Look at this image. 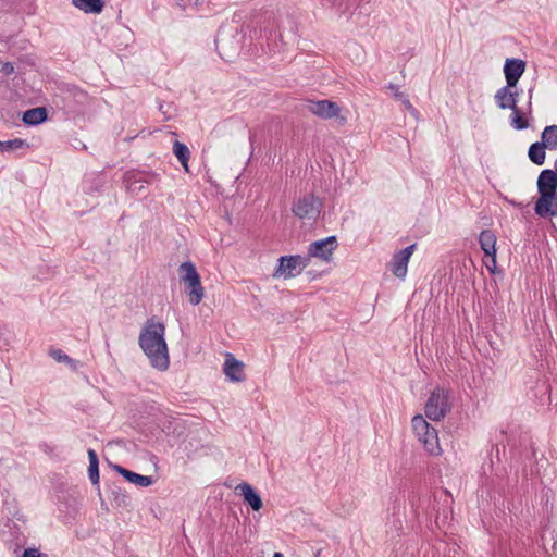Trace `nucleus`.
I'll return each mask as SVG.
<instances>
[{"label":"nucleus","mask_w":557,"mask_h":557,"mask_svg":"<svg viewBox=\"0 0 557 557\" xmlns=\"http://www.w3.org/2000/svg\"><path fill=\"white\" fill-rule=\"evenodd\" d=\"M138 345L153 368L161 371L169 368L164 323L157 321L154 317L148 319L139 333Z\"/></svg>","instance_id":"obj_1"},{"label":"nucleus","mask_w":557,"mask_h":557,"mask_svg":"<svg viewBox=\"0 0 557 557\" xmlns=\"http://www.w3.org/2000/svg\"><path fill=\"white\" fill-rule=\"evenodd\" d=\"M178 273L189 302L193 306L199 305L203 299L205 289L195 264L191 261L183 262L178 268Z\"/></svg>","instance_id":"obj_2"},{"label":"nucleus","mask_w":557,"mask_h":557,"mask_svg":"<svg viewBox=\"0 0 557 557\" xmlns=\"http://www.w3.org/2000/svg\"><path fill=\"white\" fill-rule=\"evenodd\" d=\"M412 429L428 453L434 456L441 454L442 449L440 447L437 430L423 416L417 414L412 418Z\"/></svg>","instance_id":"obj_3"},{"label":"nucleus","mask_w":557,"mask_h":557,"mask_svg":"<svg viewBox=\"0 0 557 557\" xmlns=\"http://www.w3.org/2000/svg\"><path fill=\"white\" fill-rule=\"evenodd\" d=\"M449 411V393L444 388H435L425 404V416L432 421H441Z\"/></svg>","instance_id":"obj_4"},{"label":"nucleus","mask_w":557,"mask_h":557,"mask_svg":"<svg viewBox=\"0 0 557 557\" xmlns=\"http://www.w3.org/2000/svg\"><path fill=\"white\" fill-rule=\"evenodd\" d=\"M323 207L322 200L313 194H306L292 208L293 213L301 220H315Z\"/></svg>","instance_id":"obj_5"},{"label":"nucleus","mask_w":557,"mask_h":557,"mask_svg":"<svg viewBox=\"0 0 557 557\" xmlns=\"http://www.w3.org/2000/svg\"><path fill=\"white\" fill-rule=\"evenodd\" d=\"M536 184L540 195L537 200H540L541 206L546 205L548 199H553L554 195H557V172L550 169L541 171Z\"/></svg>","instance_id":"obj_6"},{"label":"nucleus","mask_w":557,"mask_h":557,"mask_svg":"<svg viewBox=\"0 0 557 557\" xmlns=\"http://www.w3.org/2000/svg\"><path fill=\"white\" fill-rule=\"evenodd\" d=\"M337 247L338 242L335 235L314 240L308 246L309 257L330 262Z\"/></svg>","instance_id":"obj_7"},{"label":"nucleus","mask_w":557,"mask_h":557,"mask_svg":"<svg viewBox=\"0 0 557 557\" xmlns=\"http://www.w3.org/2000/svg\"><path fill=\"white\" fill-rule=\"evenodd\" d=\"M496 235L492 230H483L479 235V244L484 251L485 257L491 258V264L486 262V268L494 273L496 268Z\"/></svg>","instance_id":"obj_8"},{"label":"nucleus","mask_w":557,"mask_h":557,"mask_svg":"<svg viewBox=\"0 0 557 557\" xmlns=\"http://www.w3.org/2000/svg\"><path fill=\"white\" fill-rule=\"evenodd\" d=\"M416 244L409 245L393 256L391 260V271L395 276L399 278H404L406 276L408 262L416 250Z\"/></svg>","instance_id":"obj_9"},{"label":"nucleus","mask_w":557,"mask_h":557,"mask_svg":"<svg viewBox=\"0 0 557 557\" xmlns=\"http://www.w3.org/2000/svg\"><path fill=\"white\" fill-rule=\"evenodd\" d=\"M307 110L324 120L337 116L341 108L339 106L331 100H309L307 102Z\"/></svg>","instance_id":"obj_10"},{"label":"nucleus","mask_w":557,"mask_h":557,"mask_svg":"<svg viewBox=\"0 0 557 557\" xmlns=\"http://www.w3.org/2000/svg\"><path fill=\"white\" fill-rule=\"evenodd\" d=\"M519 95L517 87H509V85L506 84L496 91L494 100L500 110H512L518 107Z\"/></svg>","instance_id":"obj_11"},{"label":"nucleus","mask_w":557,"mask_h":557,"mask_svg":"<svg viewBox=\"0 0 557 557\" xmlns=\"http://www.w3.org/2000/svg\"><path fill=\"white\" fill-rule=\"evenodd\" d=\"M525 62L518 58H510L505 61L504 64V74L506 78V84L509 87H517L520 77L523 75L525 71Z\"/></svg>","instance_id":"obj_12"},{"label":"nucleus","mask_w":557,"mask_h":557,"mask_svg":"<svg viewBox=\"0 0 557 557\" xmlns=\"http://www.w3.org/2000/svg\"><path fill=\"white\" fill-rule=\"evenodd\" d=\"M300 260L299 255L282 256L278 259V264L275 269L273 276H283L285 278L295 277L299 274L297 270L296 261Z\"/></svg>","instance_id":"obj_13"},{"label":"nucleus","mask_w":557,"mask_h":557,"mask_svg":"<svg viewBox=\"0 0 557 557\" xmlns=\"http://www.w3.org/2000/svg\"><path fill=\"white\" fill-rule=\"evenodd\" d=\"M236 490L240 492L245 503H247L252 510L259 511L262 508L263 503L261 496L249 483L242 482L236 486Z\"/></svg>","instance_id":"obj_14"},{"label":"nucleus","mask_w":557,"mask_h":557,"mask_svg":"<svg viewBox=\"0 0 557 557\" xmlns=\"http://www.w3.org/2000/svg\"><path fill=\"white\" fill-rule=\"evenodd\" d=\"M224 373L233 382L244 381V363L228 354L224 362Z\"/></svg>","instance_id":"obj_15"},{"label":"nucleus","mask_w":557,"mask_h":557,"mask_svg":"<svg viewBox=\"0 0 557 557\" xmlns=\"http://www.w3.org/2000/svg\"><path fill=\"white\" fill-rule=\"evenodd\" d=\"M113 469L121 474L127 482L133 483L135 485L147 487L150 486L153 483V480L151 476L141 475L134 471H131L122 466L114 465Z\"/></svg>","instance_id":"obj_16"},{"label":"nucleus","mask_w":557,"mask_h":557,"mask_svg":"<svg viewBox=\"0 0 557 557\" xmlns=\"http://www.w3.org/2000/svg\"><path fill=\"white\" fill-rule=\"evenodd\" d=\"M48 120V112L45 107H36L23 113L22 121L25 125L37 126Z\"/></svg>","instance_id":"obj_17"},{"label":"nucleus","mask_w":557,"mask_h":557,"mask_svg":"<svg viewBox=\"0 0 557 557\" xmlns=\"http://www.w3.org/2000/svg\"><path fill=\"white\" fill-rule=\"evenodd\" d=\"M534 212L540 218H552L557 216V194L554 195L553 199H548L546 205L541 206L540 200L535 201Z\"/></svg>","instance_id":"obj_18"},{"label":"nucleus","mask_w":557,"mask_h":557,"mask_svg":"<svg viewBox=\"0 0 557 557\" xmlns=\"http://www.w3.org/2000/svg\"><path fill=\"white\" fill-rule=\"evenodd\" d=\"M77 9L85 13L99 14L102 12L104 2L102 0H72Z\"/></svg>","instance_id":"obj_19"},{"label":"nucleus","mask_w":557,"mask_h":557,"mask_svg":"<svg viewBox=\"0 0 557 557\" xmlns=\"http://www.w3.org/2000/svg\"><path fill=\"white\" fill-rule=\"evenodd\" d=\"M546 149L547 148L545 147V145L542 144L541 141L531 144L528 150V157L531 160V162H533L536 165H543L546 158Z\"/></svg>","instance_id":"obj_20"},{"label":"nucleus","mask_w":557,"mask_h":557,"mask_svg":"<svg viewBox=\"0 0 557 557\" xmlns=\"http://www.w3.org/2000/svg\"><path fill=\"white\" fill-rule=\"evenodd\" d=\"M541 143L548 150H557V125L546 126L541 134Z\"/></svg>","instance_id":"obj_21"},{"label":"nucleus","mask_w":557,"mask_h":557,"mask_svg":"<svg viewBox=\"0 0 557 557\" xmlns=\"http://www.w3.org/2000/svg\"><path fill=\"white\" fill-rule=\"evenodd\" d=\"M88 476L92 485L99 486V459L94 449H88Z\"/></svg>","instance_id":"obj_22"},{"label":"nucleus","mask_w":557,"mask_h":557,"mask_svg":"<svg viewBox=\"0 0 557 557\" xmlns=\"http://www.w3.org/2000/svg\"><path fill=\"white\" fill-rule=\"evenodd\" d=\"M387 89L392 90L393 91V96L396 100L400 101L404 107L406 108V110L411 114V115H417L418 114V111L414 109V107L412 106V103L410 102L408 96L401 91H399V87L394 84V83H389L387 86H386Z\"/></svg>","instance_id":"obj_23"},{"label":"nucleus","mask_w":557,"mask_h":557,"mask_svg":"<svg viewBox=\"0 0 557 557\" xmlns=\"http://www.w3.org/2000/svg\"><path fill=\"white\" fill-rule=\"evenodd\" d=\"M173 153L175 154L177 160L181 162V164L185 168V170L188 171L187 162H188L189 156H190V151H189L188 147L185 144L176 140L173 144Z\"/></svg>","instance_id":"obj_24"},{"label":"nucleus","mask_w":557,"mask_h":557,"mask_svg":"<svg viewBox=\"0 0 557 557\" xmlns=\"http://www.w3.org/2000/svg\"><path fill=\"white\" fill-rule=\"evenodd\" d=\"M29 145L25 139L14 138L5 141L0 140V151L10 152L17 149L27 148Z\"/></svg>","instance_id":"obj_25"},{"label":"nucleus","mask_w":557,"mask_h":557,"mask_svg":"<svg viewBox=\"0 0 557 557\" xmlns=\"http://www.w3.org/2000/svg\"><path fill=\"white\" fill-rule=\"evenodd\" d=\"M127 189L128 191L139 195L144 189V183L138 178L134 171H129L126 174Z\"/></svg>","instance_id":"obj_26"},{"label":"nucleus","mask_w":557,"mask_h":557,"mask_svg":"<svg viewBox=\"0 0 557 557\" xmlns=\"http://www.w3.org/2000/svg\"><path fill=\"white\" fill-rule=\"evenodd\" d=\"M512 114L510 116V124L517 131H522L529 127L528 120L522 116L518 107L512 109Z\"/></svg>","instance_id":"obj_27"},{"label":"nucleus","mask_w":557,"mask_h":557,"mask_svg":"<svg viewBox=\"0 0 557 557\" xmlns=\"http://www.w3.org/2000/svg\"><path fill=\"white\" fill-rule=\"evenodd\" d=\"M138 178L146 184H153L160 181V173L153 172V171H139V170H133Z\"/></svg>","instance_id":"obj_28"},{"label":"nucleus","mask_w":557,"mask_h":557,"mask_svg":"<svg viewBox=\"0 0 557 557\" xmlns=\"http://www.w3.org/2000/svg\"><path fill=\"white\" fill-rule=\"evenodd\" d=\"M111 494L113 497V502L117 506H127L128 505L129 497L124 492H122L121 487L112 488Z\"/></svg>","instance_id":"obj_29"},{"label":"nucleus","mask_w":557,"mask_h":557,"mask_svg":"<svg viewBox=\"0 0 557 557\" xmlns=\"http://www.w3.org/2000/svg\"><path fill=\"white\" fill-rule=\"evenodd\" d=\"M49 355L58 362H66L69 364H73L74 360L70 358L63 350L61 349H51Z\"/></svg>","instance_id":"obj_30"},{"label":"nucleus","mask_w":557,"mask_h":557,"mask_svg":"<svg viewBox=\"0 0 557 557\" xmlns=\"http://www.w3.org/2000/svg\"><path fill=\"white\" fill-rule=\"evenodd\" d=\"M311 258H312V257H309V253H308L307 256H300V255H299V259H300V260H297V261H296V265H297V268H299V270H298V271H299V273H300L305 268H307V267L309 265V263H310V259H311Z\"/></svg>","instance_id":"obj_31"},{"label":"nucleus","mask_w":557,"mask_h":557,"mask_svg":"<svg viewBox=\"0 0 557 557\" xmlns=\"http://www.w3.org/2000/svg\"><path fill=\"white\" fill-rule=\"evenodd\" d=\"M332 5L347 10L356 0H327Z\"/></svg>","instance_id":"obj_32"},{"label":"nucleus","mask_w":557,"mask_h":557,"mask_svg":"<svg viewBox=\"0 0 557 557\" xmlns=\"http://www.w3.org/2000/svg\"><path fill=\"white\" fill-rule=\"evenodd\" d=\"M22 557H48L46 554L39 553L36 548H26Z\"/></svg>","instance_id":"obj_33"},{"label":"nucleus","mask_w":557,"mask_h":557,"mask_svg":"<svg viewBox=\"0 0 557 557\" xmlns=\"http://www.w3.org/2000/svg\"><path fill=\"white\" fill-rule=\"evenodd\" d=\"M1 72L4 75H10V74L14 73V65H13V63H11V62L3 63L2 67H1Z\"/></svg>","instance_id":"obj_34"},{"label":"nucleus","mask_w":557,"mask_h":557,"mask_svg":"<svg viewBox=\"0 0 557 557\" xmlns=\"http://www.w3.org/2000/svg\"><path fill=\"white\" fill-rule=\"evenodd\" d=\"M171 107V104H163V103H160L159 106V111L165 116V120H169L171 117V115L169 114L168 112V109Z\"/></svg>","instance_id":"obj_35"},{"label":"nucleus","mask_w":557,"mask_h":557,"mask_svg":"<svg viewBox=\"0 0 557 557\" xmlns=\"http://www.w3.org/2000/svg\"><path fill=\"white\" fill-rule=\"evenodd\" d=\"M510 203L515 207H518L520 208L521 207V203L517 202V201H510Z\"/></svg>","instance_id":"obj_36"},{"label":"nucleus","mask_w":557,"mask_h":557,"mask_svg":"<svg viewBox=\"0 0 557 557\" xmlns=\"http://www.w3.org/2000/svg\"><path fill=\"white\" fill-rule=\"evenodd\" d=\"M273 557H284L282 553H274Z\"/></svg>","instance_id":"obj_37"},{"label":"nucleus","mask_w":557,"mask_h":557,"mask_svg":"<svg viewBox=\"0 0 557 557\" xmlns=\"http://www.w3.org/2000/svg\"><path fill=\"white\" fill-rule=\"evenodd\" d=\"M9 513H10V515H12L13 517H15L17 512H16V511H12V510L9 508Z\"/></svg>","instance_id":"obj_38"},{"label":"nucleus","mask_w":557,"mask_h":557,"mask_svg":"<svg viewBox=\"0 0 557 557\" xmlns=\"http://www.w3.org/2000/svg\"><path fill=\"white\" fill-rule=\"evenodd\" d=\"M554 166H555V170H553V171L557 172V159L555 160Z\"/></svg>","instance_id":"obj_39"},{"label":"nucleus","mask_w":557,"mask_h":557,"mask_svg":"<svg viewBox=\"0 0 557 557\" xmlns=\"http://www.w3.org/2000/svg\"><path fill=\"white\" fill-rule=\"evenodd\" d=\"M79 96L83 97V98L86 97V95L84 92H82V91L79 92Z\"/></svg>","instance_id":"obj_40"},{"label":"nucleus","mask_w":557,"mask_h":557,"mask_svg":"<svg viewBox=\"0 0 557 557\" xmlns=\"http://www.w3.org/2000/svg\"><path fill=\"white\" fill-rule=\"evenodd\" d=\"M9 505H10L9 500L5 499L4 500V506H9Z\"/></svg>","instance_id":"obj_41"}]
</instances>
